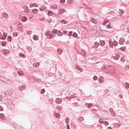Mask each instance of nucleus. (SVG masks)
I'll use <instances>...</instances> for the list:
<instances>
[{
    "label": "nucleus",
    "instance_id": "obj_9",
    "mask_svg": "<svg viewBox=\"0 0 129 129\" xmlns=\"http://www.w3.org/2000/svg\"><path fill=\"white\" fill-rule=\"evenodd\" d=\"M50 30L48 29L46 31L45 34V35L46 36L48 35V36H47V37L48 38H49V35L51 34H50Z\"/></svg>",
    "mask_w": 129,
    "mask_h": 129
},
{
    "label": "nucleus",
    "instance_id": "obj_37",
    "mask_svg": "<svg viewBox=\"0 0 129 129\" xmlns=\"http://www.w3.org/2000/svg\"><path fill=\"white\" fill-rule=\"evenodd\" d=\"M6 42L5 41H3L2 42L1 44L2 46H5L6 45Z\"/></svg>",
    "mask_w": 129,
    "mask_h": 129
},
{
    "label": "nucleus",
    "instance_id": "obj_61",
    "mask_svg": "<svg viewBox=\"0 0 129 129\" xmlns=\"http://www.w3.org/2000/svg\"><path fill=\"white\" fill-rule=\"evenodd\" d=\"M119 97H120V98H121L122 97V95L121 94H120L119 96Z\"/></svg>",
    "mask_w": 129,
    "mask_h": 129
},
{
    "label": "nucleus",
    "instance_id": "obj_63",
    "mask_svg": "<svg viewBox=\"0 0 129 129\" xmlns=\"http://www.w3.org/2000/svg\"><path fill=\"white\" fill-rule=\"evenodd\" d=\"M53 115L54 116H55L56 118V113H53Z\"/></svg>",
    "mask_w": 129,
    "mask_h": 129
},
{
    "label": "nucleus",
    "instance_id": "obj_16",
    "mask_svg": "<svg viewBox=\"0 0 129 129\" xmlns=\"http://www.w3.org/2000/svg\"><path fill=\"white\" fill-rule=\"evenodd\" d=\"M5 79L6 78L5 77L2 76H0V80L1 81L4 82Z\"/></svg>",
    "mask_w": 129,
    "mask_h": 129
},
{
    "label": "nucleus",
    "instance_id": "obj_27",
    "mask_svg": "<svg viewBox=\"0 0 129 129\" xmlns=\"http://www.w3.org/2000/svg\"><path fill=\"white\" fill-rule=\"evenodd\" d=\"M84 120V118L83 117L80 116L79 117L78 120L80 122H81Z\"/></svg>",
    "mask_w": 129,
    "mask_h": 129
},
{
    "label": "nucleus",
    "instance_id": "obj_20",
    "mask_svg": "<svg viewBox=\"0 0 129 129\" xmlns=\"http://www.w3.org/2000/svg\"><path fill=\"white\" fill-rule=\"evenodd\" d=\"M103 80V78L102 77H100L99 78V81L100 83H101L102 82Z\"/></svg>",
    "mask_w": 129,
    "mask_h": 129
},
{
    "label": "nucleus",
    "instance_id": "obj_45",
    "mask_svg": "<svg viewBox=\"0 0 129 129\" xmlns=\"http://www.w3.org/2000/svg\"><path fill=\"white\" fill-rule=\"evenodd\" d=\"M10 92V93L8 92V93H4V94H6L7 96H8V95H9L10 94V95H11V94H12V92L11 93Z\"/></svg>",
    "mask_w": 129,
    "mask_h": 129
},
{
    "label": "nucleus",
    "instance_id": "obj_22",
    "mask_svg": "<svg viewBox=\"0 0 129 129\" xmlns=\"http://www.w3.org/2000/svg\"><path fill=\"white\" fill-rule=\"evenodd\" d=\"M75 67L77 69L79 70L80 71H82V69L81 68H80L78 65H76Z\"/></svg>",
    "mask_w": 129,
    "mask_h": 129
},
{
    "label": "nucleus",
    "instance_id": "obj_2",
    "mask_svg": "<svg viewBox=\"0 0 129 129\" xmlns=\"http://www.w3.org/2000/svg\"><path fill=\"white\" fill-rule=\"evenodd\" d=\"M114 70L113 67L111 66H107L104 68V71L107 73H112Z\"/></svg>",
    "mask_w": 129,
    "mask_h": 129
},
{
    "label": "nucleus",
    "instance_id": "obj_62",
    "mask_svg": "<svg viewBox=\"0 0 129 129\" xmlns=\"http://www.w3.org/2000/svg\"><path fill=\"white\" fill-rule=\"evenodd\" d=\"M99 121H100V123H102V118H100V119Z\"/></svg>",
    "mask_w": 129,
    "mask_h": 129
},
{
    "label": "nucleus",
    "instance_id": "obj_64",
    "mask_svg": "<svg viewBox=\"0 0 129 129\" xmlns=\"http://www.w3.org/2000/svg\"><path fill=\"white\" fill-rule=\"evenodd\" d=\"M86 55V54L85 52H84V53L82 55V56H85V55Z\"/></svg>",
    "mask_w": 129,
    "mask_h": 129
},
{
    "label": "nucleus",
    "instance_id": "obj_8",
    "mask_svg": "<svg viewBox=\"0 0 129 129\" xmlns=\"http://www.w3.org/2000/svg\"><path fill=\"white\" fill-rule=\"evenodd\" d=\"M7 35V33H4L3 35V36L2 37V39L3 40H5L6 39Z\"/></svg>",
    "mask_w": 129,
    "mask_h": 129
},
{
    "label": "nucleus",
    "instance_id": "obj_36",
    "mask_svg": "<svg viewBox=\"0 0 129 129\" xmlns=\"http://www.w3.org/2000/svg\"><path fill=\"white\" fill-rule=\"evenodd\" d=\"M39 65V64L38 63H34L33 64V66L34 67H37Z\"/></svg>",
    "mask_w": 129,
    "mask_h": 129
},
{
    "label": "nucleus",
    "instance_id": "obj_12",
    "mask_svg": "<svg viewBox=\"0 0 129 129\" xmlns=\"http://www.w3.org/2000/svg\"><path fill=\"white\" fill-rule=\"evenodd\" d=\"M119 57V55L118 54H116L114 56L113 58L114 59L117 60L118 59Z\"/></svg>",
    "mask_w": 129,
    "mask_h": 129
},
{
    "label": "nucleus",
    "instance_id": "obj_29",
    "mask_svg": "<svg viewBox=\"0 0 129 129\" xmlns=\"http://www.w3.org/2000/svg\"><path fill=\"white\" fill-rule=\"evenodd\" d=\"M86 105L87 107L88 108L90 109V108L89 107L90 106H91V105H92V104L91 103H87L86 104Z\"/></svg>",
    "mask_w": 129,
    "mask_h": 129
},
{
    "label": "nucleus",
    "instance_id": "obj_14",
    "mask_svg": "<svg viewBox=\"0 0 129 129\" xmlns=\"http://www.w3.org/2000/svg\"><path fill=\"white\" fill-rule=\"evenodd\" d=\"M124 39H123L122 38V39H120L119 41V43L120 44H122L123 43V42L124 41Z\"/></svg>",
    "mask_w": 129,
    "mask_h": 129
},
{
    "label": "nucleus",
    "instance_id": "obj_58",
    "mask_svg": "<svg viewBox=\"0 0 129 129\" xmlns=\"http://www.w3.org/2000/svg\"><path fill=\"white\" fill-rule=\"evenodd\" d=\"M18 25H19V27L20 28H22L23 26L22 24H19Z\"/></svg>",
    "mask_w": 129,
    "mask_h": 129
},
{
    "label": "nucleus",
    "instance_id": "obj_31",
    "mask_svg": "<svg viewBox=\"0 0 129 129\" xmlns=\"http://www.w3.org/2000/svg\"><path fill=\"white\" fill-rule=\"evenodd\" d=\"M125 48H126L125 47H121L120 49L121 51H125Z\"/></svg>",
    "mask_w": 129,
    "mask_h": 129
},
{
    "label": "nucleus",
    "instance_id": "obj_1",
    "mask_svg": "<svg viewBox=\"0 0 129 129\" xmlns=\"http://www.w3.org/2000/svg\"><path fill=\"white\" fill-rule=\"evenodd\" d=\"M5 117V116L3 114H0V117L2 119V120L0 121L1 124H7L9 123V121L5 119L3 120V119H4Z\"/></svg>",
    "mask_w": 129,
    "mask_h": 129
},
{
    "label": "nucleus",
    "instance_id": "obj_50",
    "mask_svg": "<svg viewBox=\"0 0 129 129\" xmlns=\"http://www.w3.org/2000/svg\"><path fill=\"white\" fill-rule=\"evenodd\" d=\"M47 14L48 16H51L52 15L51 12L50 11H49L47 13Z\"/></svg>",
    "mask_w": 129,
    "mask_h": 129
},
{
    "label": "nucleus",
    "instance_id": "obj_21",
    "mask_svg": "<svg viewBox=\"0 0 129 129\" xmlns=\"http://www.w3.org/2000/svg\"><path fill=\"white\" fill-rule=\"evenodd\" d=\"M4 52L5 55H6L7 54L9 53L10 52V51L8 50H7L5 49L4 50Z\"/></svg>",
    "mask_w": 129,
    "mask_h": 129
},
{
    "label": "nucleus",
    "instance_id": "obj_4",
    "mask_svg": "<svg viewBox=\"0 0 129 129\" xmlns=\"http://www.w3.org/2000/svg\"><path fill=\"white\" fill-rule=\"evenodd\" d=\"M52 33L53 34H51L49 35V39H51L53 37H55L56 35V29H54L52 31Z\"/></svg>",
    "mask_w": 129,
    "mask_h": 129
},
{
    "label": "nucleus",
    "instance_id": "obj_49",
    "mask_svg": "<svg viewBox=\"0 0 129 129\" xmlns=\"http://www.w3.org/2000/svg\"><path fill=\"white\" fill-rule=\"evenodd\" d=\"M65 122L66 123H68L69 122V119L68 118H66L65 119Z\"/></svg>",
    "mask_w": 129,
    "mask_h": 129
},
{
    "label": "nucleus",
    "instance_id": "obj_40",
    "mask_svg": "<svg viewBox=\"0 0 129 129\" xmlns=\"http://www.w3.org/2000/svg\"><path fill=\"white\" fill-rule=\"evenodd\" d=\"M58 76L59 78H60L62 76V75L59 72H58Z\"/></svg>",
    "mask_w": 129,
    "mask_h": 129
},
{
    "label": "nucleus",
    "instance_id": "obj_17",
    "mask_svg": "<svg viewBox=\"0 0 129 129\" xmlns=\"http://www.w3.org/2000/svg\"><path fill=\"white\" fill-rule=\"evenodd\" d=\"M47 8L44 6H41V8H40V10L41 11H43L44 10H46Z\"/></svg>",
    "mask_w": 129,
    "mask_h": 129
},
{
    "label": "nucleus",
    "instance_id": "obj_15",
    "mask_svg": "<svg viewBox=\"0 0 129 129\" xmlns=\"http://www.w3.org/2000/svg\"><path fill=\"white\" fill-rule=\"evenodd\" d=\"M25 87L23 85L21 86L19 88V89L20 90H23L25 88Z\"/></svg>",
    "mask_w": 129,
    "mask_h": 129
},
{
    "label": "nucleus",
    "instance_id": "obj_34",
    "mask_svg": "<svg viewBox=\"0 0 129 129\" xmlns=\"http://www.w3.org/2000/svg\"><path fill=\"white\" fill-rule=\"evenodd\" d=\"M7 81H8V82H6V81H4V82L10 84V83H12V82L13 81H12L11 80H7Z\"/></svg>",
    "mask_w": 129,
    "mask_h": 129
},
{
    "label": "nucleus",
    "instance_id": "obj_44",
    "mask_svg": "<svg viewBox=\"0 0 129 129\" xmlns=\"http://www.w3.org/2000/svg\"><path fill=\"white\" fill-rule=\"evenodd\" d=\"M90 112H92L93 113H94V112H95V109L94 108H93L91 109L90 110Z\"/></svg>",
    "mask_w": 129,
    "mask_h": 129
},
{
    "label": "nucleus",
    "instance_id": "obj_24",
    "mask_svg": "<svg viewBox=\"0 0 129 129\" xmlns=\"http://www.w3.org/2000/svg\"><path fill=\"white\" fill-rule=\"evenodd\" d=\"M62 102V100L61 99L59 98H57V103H61Z\"/></svg>",
    "mask_w": 129,
    "mask_h": 129
},
{
    "label": "nucleus",
    "instance_id": "obj_57",
    "mask_svg": "<svg viewBox=\"0 0 129 129\" xmlns=\"http://www.w3.org/2000/svg\"><path fill=\"white\" fill-rule=\"evenodd\" d=\"M31 31H27V33L29 35H30L31 34Z\"/></svg>",
    "mask_w": 129,
    "mask_h": 129
},
{
    "label": "nucleus",
    "instance_id": "obj_38",
    "mask_svg": "<svg viewBox=\"0 0 129 129\" xmlns=\"http://www.w3.org/2000/svg\"><path fill=\"white\" fill-rule=\"evenodd\" d=\"M73 36L75 37H77L78 36V35L76 33H74L73 34Z\"/></svg>",
    "mask_w": 129,
    "mask_h": 129
},
{
    "label": "nucleus",
    "instance_id": "obj_54",
    "mask_svg": "<svg viewBox=\"0 0 129 129\" xmlns=\"http://www.w3.org/2000/svg\"><path fill=\"white\" fill-rule=\"evenodd\" d=\"M47 21L48 22H52V20L51 19H47Z\"/></svg>",
    "mask_w": 129,
    "mask_h": 129
},
{
    "label": "nucleus",
    "instance_id": "obj_7",
    "mask_svg": "<svg viewBox=\"0 0 129 129\" xmlns=\"http://www.w3.org/2000/svg\"><path fill=\"white\" fill-rule=\"evenodd\" d=\"M27 20V18L25 16L22 17L21 18V21L23 22H25Z\"/></svg>",
    "mask_w": 129,
    "mask_h": 129
},
{
    "label": "nucleus",
    "instance_id": "obj_41",
    "mask_svg": "<svg viewBox=\"0 0 129 129\" xmlns=\"http://www.w3.org/2000/svg\"><path fill=\"white\" fill-rule=\"evenodd\" d=\"M93 78L94 80H96L98 78L96 76H94L93 77Z\"/></svg>",
    "mask_w": 129,
    "mask_h": 129
},
{
    "label": "nucleus",
    "instance_id": "obj_5",
    "mask_svg": "<svg viewBox=\"0 0 129 129\" xmlns=\"http://www.w3.org/2000/svg\"><path fill=\"white\" fill-rule=\"evenodd\" d=\"M97 66L98 69H102L104 67V65L103 63L100 62L98 64Z\"/></svg>",
    "mask_w": 129,
    "mask_h": 129
},
{
    "label": "nucleus",
    "instance_id": "obj_59",
    "mask_svg": "<svg viewBox=\"0 0 129 129\" xmlns=\"http://www.w3.org/2000/svg\"><path fill=\"white\" fill-rule=\"evenodd\" d=\"M60 2L62 3H64L65 2V0H60Z\"/></svg>",
    "mask_w": 129,
    "mask_h": 129
},
{
    "label": "nucleus",
    "instance_id": "obj_39",
    "mask_svg": "<svg viewBox=\"0 0 129 129\" xmlns=\"http://www.w3.org/2000/svg\"><path fill=\"white\" fill-rule=\"evenodd\" d=\"M23 72L21 71L18 72V74L20 76H21L23 75Z\"/></svg>",
    "mask_w": 129,
    "mask_h": 129
},
{
    "label": "nucleus",
    "instance_id": "obj_23",
    "mask_svg": "<svg viewBox=\"0 0 129 129\" xmlns=\"http://www.w3.org/2000/svg\"><path fill=\"white\" fill-rule=\"evenodd\" d=\"M99 44L101 46L104 45L105 44V42L103 41H101L99 43Z\"/></svg>",
    "mask_w": 129,
    "mask_h": 129
},
{
    "label": "nucleus",
    "instance_id": "obj_18",
    "mask_svg": "<svg viewBox=\"0 0 129 129\" xmlns=\"http://www.w3.org/2000/svg\"><path fill=\"white\" fill-rule=\"evenodd\" d=\"M23 8H24V11L25 12H28V10H29L28 8L26 6H24Z\"/></svg>",
    "mask_w": 129,
    "mask_h": 129
},
{
    "label": "nucleus",
    "instance_id": "obj_42",
    "mask_svg": "<svg viewBox=\"0 0 129 129\" xmlns=\"http://www.w3.org/2000/svg\"><path fill=\"white\" fill-rule=\"evenodd\" d=\"M13 35L15 37L18 36V34L17 33H13Z\"/></svg>",
    "mask_w": 129,
    "mask_h": 129
},
{
    "label": "nucleus",
    "instance_id": "obj_25",
    "mask_svg": "<svg viewBox=\"0 0 129 129\" xmlns=\"http://www.w3.org/2000/svg\"><path fill=\"white\" fill-rule=\"evenodd\" d=\"M124 85H126L125 88L126 89L128 88L129 87V84L127 82H126L124 84Z\"/></svg>",
    "mask_w": 129,
    "mask_h": 129
},
{
    "label": "nucleus",
    "instance_id": "obj_51",
    "mask_svg": "<svg viewBox=\"0 0 129 129\" xmlns=\"http://www.w3.org/2000/svg\"><path fill=\"white\" fill-rule=\"evenodd\" d=\"M73 1V0H68L67 2L68 3H71Z\"/></svg>",
    "mask_w": 129,
    "mask_h": 129
},
{
    "label": "nucleus",
    "instance_id": "obj_47",
    "mask_svg": "<svg viewBox=\"0 0 129 129\" xmlns=\"http://www.w3.org/2000/svg\"><path fill=\"white\" fill-rule=\"evenodd\" d=\"M62 33L63 34H67L68 33V31L66 30H63L62 31Z\"/></svg>",
    "mask_w": 129,
    "mask_h": 129
},
{
    "label": "nucleus",
    "instance_id": "obj_11",
    "mask_svg": "<svg viewBox=\"0 0 129 129\" xmlns=\"http://www.w3.org/2000/svg\"><path fill=\"white\" fill-rule=\"evenodd\" d=\"M99 45V44L97 42H95L94 43V44L93 45V48L96 49L97 48Z\"/></svg>",
    "mask_w": 129,
    "mask_h": 129
},
{
    "label": "nucleus",
    "instance_id": "obj_6",
    "mask_svg": "<svg viewBox=\"0 0 129 129\" xmlns=\"http://www.w3.org/2000/svg\"><path fill=\"white\" fill-rule=\"evenodd\" d=\"M64 10L63 9H59L58 12V14L59 15H61L64 12Z\"/></svg>",
    "mask_w": 129,
    "mask_h": 129
},
{
    "label": "nucleus",
    "instance_id": "obj_30",
    "mask_svg": "<svg viewBox=\"0 0 129 129\" xmlns=\"http://www.w3.org/2000/svg\"><path fill=\"white\" fill-rule=\"evenodd\" d=\"M32 11L35 13H37L38 12V10L36 9H32Z\"/></svg>",
    "mask_w": 129,
    "mask_h": 129
},
{
    "label": "nucleus",
    "instance_id": "obj_55",
    "mask_svg": "<svg viewBox=\"0 0 129 129\" xmlns=\"http://www.w3.org/2000/svg\"><path fill=\"white\" fill-rule=\"evenodd\" d=\"M72 33V31H70L69 33L68 34V35L69 36L71 35Z\"/></svg>",
    "mask_w": 129,
    "mask_h": 129
},
{
    "label": "nucleus",
    "instance_id": "obj_56",
    "mask_svg": "<svg viewBox=\"0 0 129 129\" xmlns=\"http://www.w3.org/2000/svg\"><path fill=\"white\" fill-rule=\"evenodd\" d=\"M35 4H31L30 5V7H34Z\"/></svg>",
    "mask_w": 129,
    "mask_h": 129
},
{
    "label": "nucleus",
    "instance_id": "obj_35",
    "mask_svg": "<svg viewBox=\"0 0 129 129\" xmlns=\"http://www.w3.org/2000/svg\"><path fill=\"white\" fill-rule=\"evenodd\" d=\"M19 55L21 57L23 58H25V55L22 53H20Z\"/></svg>",
    "mask_w": 129,
    "mask_h": 129
},
{
    "label": "nucleus",
    "instance_id": "obj_48",
    "mask_svg": "<svg viewBox=\"0 0 129 129\" xmlns=\"http://www.w3.org/2000/svg\"><path fill=\"white\" fill-rule=\"evenodd\" d=\"M110 112L111 113V114L113 116H115V113H114L113 111H110Z\"/></svg>",
    "mask_w": 129,
    "mask_h": 129
},
{
    "label": "nucleus",
    "instance_id": "obj_46",
    "mask_svg": "<svg viewBox=\"0 0 129 129\" xmlns=\"http://www.w3.org/2000/svg\"><path fill=\"white\" fill-rule=\"evenodd\" d=\"M45 89L44 88H43L41 91V92L42 93H44L45 92Z\"/></svg>",
    "mask_w": 129,
    "mask_h": 129
},
{
    "label": "nucleus",
    "instance_id": "obj_60",
    "mask_svg": "<svg viewBox=\"0 0 129 129\" xmlns=\"http://www.w3.org/2000/svg\"><path fill=\"white\" fill-rule=\"evenodd\" d=\"M67 129H70V128L69 125L68 124L67 125Z\"/></svg>",
    "mask_w": 129,
    "mask_h": 129
},
{
    "label": "nucleus",
    "instance_id": "obj_3",
    "mask_svg": "<svg viewBox=\"0 0 129 129\" xmlns=\"http://www.w3.org/2000/svg\"><path fill=\"white\" fill-rule=\"evenodd\" d=\"M109 43L110 46L113 48L116 47L118 44V43L117 41H112L110 40H109Z\"/></svg>",
    "mask_w": 129,
    "mask_h": 129
},
{
    "label": "nucleus",
    "instance_id": "obj_26",
    "mask_svg": "<svg viewBox=\"0 0 129 129\" xmlns=\"http://www.w3.org/2000/svg\"><path fill=\"white\" fill-rule=\"evenodd\" d=\"M57 35L58 36H61L62 35L61 32L60 31H59L58 32H57Z\"/></svg>",
    "mask_w": 129,
    "mask_h": 129
},
{
    "label": "nucleus",
    "instance_id": "obj_19",
    "mask_svg": "<svg viewBox=\"0 0 129 129\" xmlns=\"http://www.w3.org/2000/svg\"><path fill=\"white\" fill-rule=\"evenodd\" d=\"M33 39L35 40H37L38 39V36L35 35H34L33 36Z\"/></svg>",
    "mask_w": 129,
    "mask_h": 129
},
{
    "label": "nucleus",
    "instance_id": "obj_33",
    "mask_svg": "<svg viewBox=\"0 0 129 129\" xmlns=\"http://www.w3.org/2000/svg\"><path fill=\"white\" fill-rule=\"evenodd\" d=\"M7 39L9 41L11 42V41L12 38L11 36H8V37Z\"/></svg>",
    "mask_w": 129,
    "mask_h": 129
},
{
    "label": "nucleus",
    "instance_id": "obj_32",
    "mask_svg": "<svg viewBox=\"0 0 129 129\" xmlns=\"http://www.w3.org/2000/svg\"><path fill=\"white\" fill-rule=\"evenodd\" d=\"M67 21L63 19L61 21V22L63 24H66L67 23Z\"/></svg>",
    "mask_w": 129,
    "mask_h": 129
},
{
    "label": "nucleus",
    "instance_id": "obj_53",
    "mask_svg": "<svg viewBox=\"0 0 129 129\" xmlns=\"http://www.w3.org/2000/svg\"><path fill=\"white\" fill-rule=\"evenodd\" d=\"M4 108L3 107L1 106H0V111H2L3 110Z\"/></svg>",
    "mask_w": 129,
    "mask_h": 129
},
{
    "label": "nucleus",
    "instance_id": "obj_43",
    "mask_svg": "<svg viewBox=\"0 0 129 129\" xmlns=\"http://www.w3.org/2000/svg\"><path fill=\"white\" fill-rule=\"evenodd\" d=\"M106 27L108 28H112V27L111 26H110V24H108L106 26Z\"/></svg>",
    "mask_w": 129,
    "mask_h": 129
},
{
    "label": "nucleus",
    "instance_id": "obj_13",
    "mask_svg": "<svg viewBox=\"0 0 129 129\" xmlns=\"http://www.w3.org/2000/svg\"><path fill=\"white\" fill-rule=\"evenodd\" d=\"M90 21L93 23L96 24L97 23L96 20L93 18H91L90 19Z\"/></svg>",
    "mask_w": 129,
    "mask_h": 129
},
{
    "label": "nucleus",
    "instance_id": "obj_28",
    "mask_svg": "<svg viewBox=\"0 0 129 129\" xmlns=\"http://www.w3.org/2000/svg\"><path fill=\"white\" fill-rule=\"evenodd\" d=\"M51 7L54 9H56V4L52 5H51Z\"/></svg>",
    "mask_w": 129,
    "mask_h": 129
},
{
    "label": "nucleus",
    "instance_id": "obj_10",
    "mask_svg": "<svg viewBox=\"0 0 129 129\" xmlns=\"http://www.w3.org/2000/svg\"><path fill=\"white\" fill-rule=\"evenodd\" d=\"M57 52H58V54L60 55L63 53V51L62 49H57Z\"/></svg>",
    "mask_w": 129,
    "mask_h": 129
},
{
    "label": "nucleus",
    "instance_id": "obj_52",
    "mask_svg": "<svg viewBox=\"0 0 129 129\" xmlns=\"http://www.w3.org/2000/svg\"><path fill=\"white\" fill-rule=\"evenodd\" d=\"M4 17L6 18H7L8 17V15L7 14L5 13L4 14Z\"/></svg>",
    "mask_w": 129,
    "mask_h": 129
}]
</instances>
